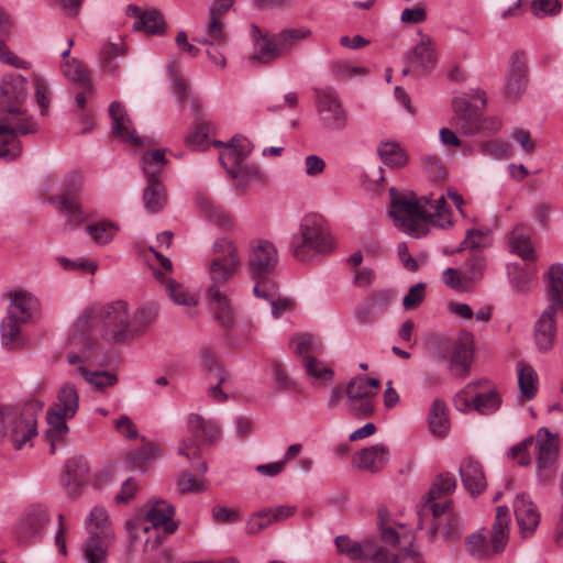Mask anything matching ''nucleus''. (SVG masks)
<instances>
[{"instance_id": "47", "label": "nucleus", "mask_w": 563, "mask_h": 563, "mask_svg": "<svg viewBox=\"0 0 563 563\" xmlns=\"http://www.w3.org/2000/svg\"><path fill=\"white\" fill-rule=\"evenodd\" d=\"M118 230L119 227L115 223L106 220L93 222L86 228L87 234L99 245L110 243L114 239Z\"/></svg>"}, {"instance_id": "59", "label": "nucleus", "mask_w": 563, "mask_h": 563, "mask_svg": "<svg viewBox=\"0 0 563 563\" xmlns=\"http://www.w3.org/2000/svg\"><path fill=\"white\" fill-rule=\"evenodd\" d=\"M59 265L66 271H79L82 273L95 274L98 265L96 262L86 258L78 257L76 260H68L64 256L57 258Z\"/></svg>"}, {"instance_id": "3", "label": "nucleus", "mask_w": 563, "mask_h": 563, "mask_svg": "<svg viewBox=\"0 0 563 563\" xmlns=\"http://www.w3.org/2000/svg\"><path fill=\"white\" fill-rule=\"evenodd\" d=\"M390 216L397 228L417 239L428 234L430 224L443 229L451 225L443 195L433 200L432 195L417 197L413 192L394 197Z\"/></svg>"}, {"instance_id": "50", "label": "nucleus", "mask_w": 563, "mask_h": 563, "mask_svg": "<svg viewBox=\"0 0 563 563\" xmlns=\"http://www.w3.org/2000/svg\"><path fill=\"white\" fill-rule=\"evenodd\" d=\"M310 30L305 27L287 29L276 34L283 56L295 48L300 41L310 36Z\"/></svg>"}, {"instance_id": "16", "label": "nucleus", "mask_w": 563, "mask_h": 563, "mask_svg": "<svg viewBox=\"0 0 563 563\" xmlns=\"http://www.w3.org/2000/svg\"><path fill=\"white\" fill-rule=\"evenodd\" d=\"M408 66L402 69V75L413 74L420 76L431 73L437 65V53L432 40L422 36L421 41L407 54Z\"/></svg>"}, {"instance_id": "62", "label": "nucleus", "mask_w": 563, "mask_h": 563, "mask_svg": "<svg viewBox=\"0 0 563 563\" xmlns=\"http://www.w3.org/2000/svg\"><path fill=\"white\" fill-rule=\"evenodd\" d=\"M464 278L466 280H475L479 278L485 268V258L479 251H475L465 264Z\"/></svg>"}, {"instance_id": "51", "label": "nucleus", "mask_w": 563, "mask_h": 563, "mask_svg": "<svg viewBox=\"0 0 563 563\" xmlns=\"http://www.w3.org/2000/svg\"><path fill=\"white\" fill-rule=\"evenodd\" d=\"M158 448L154 444L145 445L126 456V463L135 470H145L158 456Z\"/></svg>"}, {"instance_id": "42", "label": "nucleus", "mask_w": 563, "mask_h": 563, "mask_svg": "<svg viewBox=\"0 0 563 563\" xmlns=\"http://www.w3.org/2000/svg\"><path fill=\"white\" fill-rule=\"evenodd\" d=\"M428 422L431 432L437 437L448 434L450 423L446 413L445 404L440 399H434L428 415Z\"/></svg>"}, {"instance_id": "39", "label": "nucleus", "mask_w": 563, "mask_h": 563, "mask_svg": "<svg viewBox=\"0 0 563 563\" xmlns=\"http://www.w3.org/2000/svg\"><path fill=\"white\" fill-rule=\"evenodd\" d=\"M197 205L206 218L213 221L224 231H233L234 220L232 219V217L224 210L216 206L210 199L206 197H199L197 199Z\"/></svg>"}, {"instance_id": "33", "label": "nucleus", "mask_w": 563, "mask_h": 563, "mask_svg": "<svg viewBox=\"0 0 563 563\" xmlns=\"http://www.w3.org/2000/svg\"><path fill=\"white\" fill-rule=\"evenodd\" d=\"M9 297L10 303L5 316L27 323L36 308V299L30 292L22 290L11 292Z\"/></svg>"}, {"instance_id": "1", "label": "nucleus", "mask_w": 563, "mask_h": 563, "mask_svg": "<svg viewBox=\"0 0 563 563\" xmlns=\"http://www.w3.org/2000/svg\"><path fill=\"white\" fill-rule=\"evenodd\" d=\"M377 527L379 533L367 537L362 542L345 534L338 536V552L350 560H366L371 563H402L406 559L419 555L413 547V531L407 525L395 520L384 507L377 511Z\"/></svg>"}, {"instance_id": "13", "label": "nucleus", "mask_w": 563, "mask_h": 563, "mask_svg": "<svg viewBox=\"0 0 563 563\" xmlns=\"http://www.w3.org/2000/svg\"><path fill=\"white\" fill-rule=\"evenodd\" d=\"M188 429L194 435V439L181 441L177 452L179 455L190 461L200 459V448L197 439L205 444H211L216 442L221 434L220 427L216 421L206 419L198 413H190L188 416Z\"/></svg>"}, {"instance_id": "27", "label": "nucleus", "mask_w": 563, "mask_h": 563, "mask_svg": "<svg viewBox=\"0 0 563 563\" xmlns=\"http://www.w3.org/2000/svg\"><path fill=\"white\" fill-rule=\"evenodd\" d=\"M175 510L172 505L166 503L165 500H157L152 504L150 509L146 512L145 522H151L150 526L153 529H163L166 534H172L175 532L177 526L173 520Z\"/></svg>"}, {"instance_id": "31", "label": "nucleus", "mask_w": 563, "mask_h": 563, "mask_svg": "<svg viewBox=\"0 0 563 563\" xmlns=\"http://www.w3.org/2000/svg\"><path fill=\"white\" fill-rule=\"evenodd\" d=\"M79 409V395L75 387L69 382L64 383L56 396V400L52 404L48 410L57 412L63 417L74 418Z\"/></svg>"}, {"instance_id": "63", "label": "nucleus", "mask_w": 563, "mask_h": 563, "mask_svg": "<svg viewBox=\"0 0 563 563\" xmlns=\"http://www.w3.org/2000/svg\"><path fill=\"white\" fill-rule=\"evenodd\" d=\"M211 130L209 123L203 122L196 126L195 131L188 134L186 143L196 150H203L207 147V137Z\"/></svg>"}, {"instance_id": "26", "label": "nucleus", "mask_w": 563, "mask_h": 563, "mask_svg": "<svg viewBox=\"0 0 563 563\" xmlns=\"http://www.w3.org/2000/svg\"><path fill=\"white\" fill-rule=\"evenodd\" d=\"M109 113L112 119L113 134L122 141L131 143L133 146H140L142 140L132 129L131 120L121 103L112 102L109 107Z\"/></svg>"}, {"instance_id": "48", "label": "nucleus", "mask_w": 563, "mask_h": 563, "mask_svg": "<svg viewBox=\"0 0 563 563\" xmlns=\"http://www.w3.org/2000/svg\"><path fill=\"white\" fill-rule=\"evenodd\" d=\"M518 385L521 395L531 400L538 391V375L536 371L527 364L518 366Z\"/></svg>"}, {"instance_id": "49", "label": "nucleus", "mask_w": 563, "mask_h": 563, "mask_svg": "<svg viewBox=\"0 0 563 563\" xmlns=\"http://www.w3.org/2000/svg\"><path fill=\"white\" fill-rule=\"evenodd\" d=\"M157 310L151 306L140 307L133 314H131L132 329L134 341L141 338L151 324L156 320Z\"/></svg>"}, {"instance_id": "34", "label": "nucleus", "mask_w": 563, "mask_h": 563, "mask_svg": "<svg viewBox=\"0 0 563 563\" xmlns=\"http://www.w3.org/2000/svg\"><path fill=\"white\" fill-rule=\"evenodd\" d=\"M253 31L254 59L261 63H269L283 56L276 34L272 36L260 34L256 36L255 33H260V30L256 26H253Z\"/></svg>"}, {"instance_id": "36", "label": "nucleus", "mask_w": 563, "mask_h": 563, "mask_svg": "<svg viewBox=\"0 0 563 563\" xmlns=\"http://www.w3.org/2000/svg\"><path fill=\"white\" fill-rule=\"evenodd\" d=\"M128 529L132 541L141 539L142 536L148 534L144 543V551L155 550L162 543L158 530L151 528L145 520L141 518L130 520L128 522Z\"/></svg>"}, {"instance_id": "24", "label": "nucleus", "mask_w": 563, "mask_h": 563, "mask_svg": "<svg viewBox=\"0 0 563 563\" xmlns=\"http://www.w3.org/2000/svg\"><path fill=\"white\" fill-rule=\"evenodd\" d=\"M527 64L522 53H515L510 57L509 74L506 79L505 91L508 97L517 98L527 88Z\"/></svg>"}, {"instance_id": "56", "label": "nucleus", "mask_w": 563, "mask_h": 563, "mask_svg": "<svg viewBox=\"0 0 563 563\" xmlns=\"http://www.w3.org/2000/svg\"><path fill=\"white\" fill-rule=\"evenodd\" d=\"M531 13L537 19L545 16H556L562 11V3L560 0H532Z\"/></svg>"}, {"instance_id": "9", "label": "nucleus", "mask_w": 563, "mask_h": 563, "mask_svg": "<svg viewBox=\"0 0 563 563\" xmlns=\"http://www.w3.org/2000/svg\"><path fill=\"white\" fill-rule=\"evenodd\" d=\"M89 538L84 544V556L87 563H106L108 548L113 539V531L108 511L95 507L87 518Z\"/></svg>"}, {"instance_id": "55", "label": "nucleus", "mask_w": 563, "mask_h": 563, "mask_svg": "<svg viewBox=\"0 0 563 563\" xmlns=\"http://www.w3.org/2000/svg\"><path fill=\"white\" fill-rule=\"evenodd\" d=\"M479 151L483 155L490 156L496 159L508 158L512 153L511 146L501 140L482 142Z\"/></svg>"}, {"instance_id": "14", "label": "nucleus", "mask_w": 563, "mask_h": 563, "mask_svg": "<svg viewBox=\"0 0 563 563\" xmlns=\"http://www.w3.org/2000/svg\"><path fill=\"white\" fill-rule=\"evenodd\" d=\"M538 481L550 483L555 475V463L559 456L558 437L542 428L533 438Z\"/></svg>"}, {"instance_id": "40", "label": "nucleus", "mask_w": 563, "mask_h": 563, "mask_svg": "<svg viewBox=\"0 0 563 563\" xmlns=\"http://www.w3.org/2000/svg\"><path fill=\"white\" fill-rule=\"evenodd\" d=\"M154 275L158 280L165 282L164 274L162 272L155 271ZM166 291L168 297L176 305L188 308L195 307L197 305L196 295L173 279L166 280Z\"/></svg>"}, {"instance_id": "46", "label": "nucleus", "mask_w": 563, "mask_h": 563, "mask_svg": "<svg viewBox=\"0 0 563 563\" xmlns=\"http://www.w3.org/2000/svg\"><path fill=\"white\" fill-rule=\"evenodd\" d=\"M71 418L63 417L62 415L47 410L46 412V421H47V437L53 441H62L67 435L69 428L67 426V420ZM51 452H55V444L52 443Z\"/></svg>"}, {"instance_id": "23", "label": "nucleus", "mask_w": 563, "mask_h": 563, "mask_svg": "<svg viewBox=\"0 0 563 563\" xmlns=\"http://www.w3.org/2000/svg\"><path fill=\"white\" fill-rule=\"evenodd\" d=\"M459 472L465 489L472 496H477L485 490L487 482L482 464L478 461L471 456L465 457L460 465Z\"/></svg>"}, {"instance_id": "52", "label": "nucleus", "mask_w": 563, "mask_h": 563, "mask_svg": "<svg viewBox=\"0 0 563 563\" xmlns=\"http://www.w3.org/2000/svg\"><path fill=\"white\" fill-rule=\"evenodd\" d=\"M257 283L254 286L253 292L258 298H264L268 300L272 305V314L274 318L279 317V310L276 302L277 290L275 285L268 279V277L264 279H255Z\"/></svg>"}, {"instance_id": "6", "label": "nucleus", "mask_w": 563, "mask_h": 563, "mask_svg": "<svg viewBox=\"0 0 563 563\" xmlns=\"http://www.w3.org/2000/svg\"><path fill=\"white\" fill-rule=\"evenodd\" d=\"M331 247L332 241L323 218L316 213L303 216L291 241L292 255L306 262L311 258L310 252L328 253Z\"/></svg>"}, {"instance_id": "28", "label": "nucleus", "mask_w": 563, "mask_h": 563, "mask_svg": "<svg viewBox=\"0 0 563 563\" xmlns=\"http://www.w3.org/2000/svg\"><path fill=\"white\" fill-rule=\"evenodd\" d=\"M195 41L206 46H225L229 42V34L223 19L209 14L201 33L195 37Z\"/></svg>"}, {"instance_id": "10", "label": "nucleus", "mask_w": 563, "mask_h": 563, "mask_svg": "<svg viewBox=\"0 0 563 563\" xmlns=\"http://www.w3.org/2000/svg\"><path fill=\"white\" fill-rule=\"evenodd\" d=\"M455 407L462 412L475 410L481 415H492L501 405L496 387L487 379L468 384L454 398Z\"/></svg>"}, {"instance_id": "44", "label": "nucleus", "mask_w": 563, "mask_h": 563, "mask_svg": "<svg viewBox=\"0 0 563 563\" xmlns=\"http://www.w3.org/2000/svg\"><path fill=\"white\" fill-rule=\"evenodd\" d=\"M377 153L383 163L391 168H399L407 164V155L396 142H382L377 147Z\"/></svg>"}, {"instance_id": "43", "label": "nucleus", "mask_w": 563, "mask_h": 563, "mask_svg": "<svg viewBox=\"0 0 563 563\" xmlns=\"http://www.w3.org/2000/svg\"><path fill=\"white\" fill-rule=\"evenodd\" d=\"M143 203L147 212L161 211L167 203V195L162 183H147L143 191Z\"/></svg>"}, {"instance_id": "20", "label": "nucleus", "mask_w": 563, "mask_h": 563, "mask_svg": "<svg viewBox=\"0 0 563 563\" xmlns=\"http://www.w3.org/2000/svg\"><path fill=\"white\" fill-rule=\"evenodd\" d=\"M474 352V338L470 332H462L453 344L451 371L455 376L467 374Z\"/></svg>"}, {"instance_id": "2", "label": "nucleus", "mask_w": 563, "mask_h": 563, "mask_svg": "<svg viewBox=\"0 0 563 563\" xmlns=\"http://www.w3.org/2000/svg\"><path fill=\"white\" fill-rule=\"evenodd\" d=\"M27 81L20 74L5 75L0 82V158L13 159L22 152L20 135L34 133L36 123L25 109Z\"/></svg>"}, {"instance_id": "8", "label": "nucleus", "mask_w": 563, "mask_h": 563, "mask_svg": "<svg viewBox=\"0 0 563 563\" xmlns=\"http://www.w3.org/2000/svg\"><path fill=\"white\" fill-rule=\"evenodd\" d=\"M509 525V509L505 506L497 507L490 541L488 542L479 531L470 534L465 539L467 553L475 559L485 560L495 553L501 552L508 542Z\"/></svg>"}, {"instance_id": "61", "label": "nucleus", "mask_w": 563, "mask_h": 563, "mask_svg": "<svg viewBox=\"0 0 563 563\" xmlns=\"http://www.w3.org/2000/svg\"><path fill=\"white\" fill-rule=\"evenodd\" d=\"M509 277L515 291L526 294L533 285V274L530 268L519 272H509Z\"/></svg>"}, {"instance_id": "58", "label": "nucleus", "mask_w": 563, "mask_h": 563, "mask_svg": "<svg viewBox=\"0 0 563 563\" xmlns=\"http://www.w3.org/2000/svg\"><path fill=\"white\" fill-rule=\"evenodd\" d=\"M62 71L69 80L82 86H89V76L79 60L71 59L66 62L62 66Z\"/></svg>"}, {"instance_id": "30", "label": "nucleus", "mask_w": 563, "mask_h": 563, "mask_svg": "<svg viewBox=\"0 0 563 563\" xmlns=\"http://www.w3.org/2000/svg\"><path fill=\"white\" fill-rule=\"evenodd\" d=\"M48 522V514L45 507L41 505L29 506L20 518L19 533L29 538L41 532Z\"/></svg>"}, {"instance_id": "18", "label": "nucleus", "mask_w": 563, "mask_h": 563, "mask_svg": "<svg viewBox=\"0 0 563 563\" xmlns=\"http://www.w3.org/2000/svg\"><path fill=\"white\" fill-rule=\"evenodd\" d=\"M563 318V311L545 307L534 324V342L539 352L550 351L555 341V324Z\"/></svg>"}, {"instance_id": "54", "label": "nucleus", "mask_w": 563, "mask_h": 563, "mask_svg": "<svg viewBox=\"0 0 563 563\" xmlns=\"http://www.w3.org/2000/svg\"><path fill=\"white\" fill-rule=\"evenodd\" d=\"M331 69L334 76L342 80H349L357 76H365L367 74L366 68L353 64L349 60H336L332 63Z\"/></svg>"}, {"instance_id": "57", "label": "nucleus", "mask_w": 563, "mask_h": 563, "mask_svg": "<svg viewBox=\"0 0 563 563\" xmlns=\"http://www.w3.org/2000/svg\"><path fill=\"white\" fill-rule=\"evenodd\" d=\"M177 489L180 494H199L207 489L205 478H196L191 473H184L177 481Z\"/></svg>"}, {"instance_id": "4", "label": "nucleus", "mask_w": 563, "mask_h": 563, "mask_svg": "<svg viewBox=\"0 0 563 563\" xmlns=\"http://www.w3.org/2000/svg\"><path fill=\"white\" fill-rule=\"evenodd\" d=\"M212 251L218 256L209 264L208 302L219 324L224 329H231L235 323V313L222 287L241 266L239 247L233 240L223 236L213 242Z\"/></svg>"}, {"instance_id": "38", "label": "nucleus", "mask_w": 563, "mask_h": 563, "mask_svg": "<svg viewBox=\"0 0 563 563\" xmlns=\"http://www.w3.org/2000/svg\"><path fill=\"white\" fill-rule=\"evenodd\" d=\"M166 164L165 151L155 150L145 153L141 161V167L146 177V184L152 181L162 183L159 176Z\"/></svg>"}, {"instance_id": "7", "label": "nucleus", "mask_w": 563, "mask_h": 563, "mask_svg": "<svg viewBox=\"0 0 563 563\" xmlns=\"http://www.w3.org/2000/svg\"><path fill=\"white\" fill-rule=\"evenodd\" d=\"M35 435H37V417L32 408L0 410V440L9 441L13 449L19 451L27 444L32 446L31 441Z\"/></svg>"}, {"instance_id": "5", "label": "nucleus", "mask_w": 563, "mask_h": 563, "mask_svg": "<svg viewBox=\"0 0 563 563\" xmlns=\"http://www.w3.org/2000/svg\"><path fill=\"white\" fill-rule=\"evenodd\" d=\"M82 327L95 328L109 343L124 344L134 341L131 312L126 301L117 300L92 307L79 319Z\"/></svg>"}, {"instance_id": "25", "label": "nucleus", "mask_w": 563, "mask_h": 563, "mask_svg": "<svg viewBox=\"0 0 563 563\" xmlns=\"http://www.w3.org/2000/svg\"><path fill=\"white\" fill-rule=\"evenodd\" d=\"M78 191L79 185L67 184L62 194L51 198V203L75 224L84 220L81 207L75 201Z\"/></svg>"}, {"instance_id": "41", "label": "nucleus", "mask_w": 563, "mask_h": 563, "mask_svg": "<svg viewBox=\"0 0 563 563\" xmlns=\"http://www.w3.org/2000/svg\"><path fill=\"white\" fill-rule=\"evenodd\" d=\"M509 245L511 251L525 261H533L536 258L530 236L523 227H516L510 232Z\"/></svg>"}, {"instance_id": "53", "label": "nucleus", "mask_w": 563, "mask_h": 563, "mask_svg": "<svg viewBox=\"0 0 563 563\" xmlns=\"http://www.w3.org/2000/svg\"><path fill=\"white\" fill-rule=\"evenodd\" d=\"M456 478L453 474L444 473L438 476L428 494L432 498H446L456 488Z\"/></svg>"}, {"instance_id": "22", "label": "nucleus", "mask_w": 563, "mask_h": 563, "mask_svg": "<svg viewBox=\"0 0 563 563\" xmlns=\"http://www.w3.org/2000/svg\"><path fill=\"white\" fill-rule=\"evenodd\" d=\"M389 449L382 444H375L361 450L353 459L354 465L365 472L377 473L389 461Z\"/></svg>"}, {"instance_id": "29", "label": "nucleus", "mask_w": 563, "mask_h": 563, "mask_svg": "<svg viewBox=\"0 0 563 563\" xmlns=\"http://www.w3.org/2000/svg\"><path fill=\"white\" fill-rule=\"evenodd\" d=\"M126 12L135 19L133 23L135 31L146 34H161L165 31V22L156 10L142 11L139 7L130 4Z\"/></svg>"}, {"instance_id": "37", "label": "nucleus", "mask_w": 563, "mask_h": 563, "mask_svg": "<svg viewBox=\"0 0 563 563\" xmlns=\"http://www.w3.org/2000/svg\"><path fill=\"white\" fill-rule=\"evenodd\" d=\"M247 155L249 150L233 140L232 143L223 145V150L219 155V161L223 168L232 175L233 173H236V168L245 162Z\"/></svg>"}, {"instance_id": "32", "label": "nucleus", "mask_w": 563, "mask_h": 563, "mask_svg": "<svg viewBox=\"0 0 563 563\" xmlns=\"http://www.w3.org/2000/svg\"><path fill=\"white\" fill-rule=\"evenodd\" d=\"M547 306L563 311V265L553 264L547 275Z\"/></svg>"}, {"instance_id": "21", "label": "nucleus", "mask_w": 563, "mask_h": 563, "mask_svg": "<svg viewBox=\"0 0 563 563\" xmlns=\"http://www.w3.org/2000/svg\"><path fill=\"white\" fill-rule=\"evenodd\" d=\"M87 356H80L75 353L67 354V361L71 365H78L76 373L81 375L87 384L92 386L96 390L102 391L108 387L117 384L118 377L115 374L107 371H89L84 363Z\"/></svg>"}, {"instance_id": "17", "label": "nucleus", "mask_w": 563, "mask_h": 563, "mask_svg": "<svg viewBox=\"0 0 563 563\" xmlns=\"http://www.w3.org/2000/svg\"><path fill=\"white\" fill-rule=\"evenodd\" d=\"M514 511L520 536L525 539L533 536L541 516L530 496L523 493L518 494L514 500Z\"/></svg>"}, {"instance_id": "11", "label": "nucleus", "mask_w": 563, "mask_h": 563, "mask_svg": "<svg viewBox=\"0 0 563 563\" xmlns=\"http://www.w3.org/2000/svg\"><path fill=\"white\" fill-rule=\"evenodd\" d=\"M314 103L321 126L330 132H341L349 123V115L338 92L330 87L314 89Z\"/></svg>"}, {"instance_id": "60", "label": "nucleus", "mask_w": 563, "mask_h": 563, "mask_svg": "<svg viewBox=\"0 0 563 563\" xmlns=\"http://www.w3.org/2000/svg\"><path fill=\"white\" fill-rule=\"evenodd\" d=\"M303 365L307 374L316 379L328 382L333 377V371L314 357H307Z\"/></svg>"}, {"instance_id": "35", "label": "nucleus", "mask_w": 563, "mask_h": 563, "mask_svg": "<svg viewBox=\"0 0 563 563\" xmlns=\"http://www.w3.org/2000/svg\"><path fill=\"white\" fill-rule=\"evenodd\" d=\"M25 322L5 316L0 323L1 345L5 350H18L24 345L22 325Z\"/></svg>"}, {"instance_id": "15", "label": "nucleus", "mask_w": 563, "mask_h": 563, "mask_svg": "<svg viewBox=\"0 0 563 563\" xmlns=\"http://www.w3.org/2000/svg\"><path fill=\"white\" fill-rule=\"evenodd\" d=\"M379 388V382L376 378L366 376H356L347 384L345 393L347 402L354 412L368 417L374 412V397Z\"/></svg>"}, {"instance_id": "12", "label": "nucleus", "mask_w": 563, "mask_h": 563, "mask_svg": "<svg viewBox=\"0 0 563 563\" xmlns=\"http://www.w3.org/2000/svg\"><path fill=\"white\" fill-rule=\"evenodd\" d=\"M278 250L276 245L263 238L250 240L246 249V266L251 279L268 277L278 264Z\"/></svg>"}, {"instance_id": "19", "label": "nucleus", "mask_w": 563, "mask_h": 563, "mask_svg": "<svg viewBox=\"0 0 563 563\" xmlns=\"http://www.w3.org/2000/svg\"><path fill=\"white\" fill-rule=\"evenodd\" d=\"M452 106V124L464 135H474L482 129L481 113L468 100L457 97L453 99Z\"/></svg>"}, {"instance_id": "64", "label": "nucleus", "mask_w": 563, "mask_h": 563, "mask_svg": "<svg viewBox=\"0 0 563 563\" xmlns=\"http://www.w3.org/2000/svg\"><path fill=\"white\" fill-rule=\"evenodd\" d=\"M451 507V500L448 498H432L428 494L427 500L422 506L421 511L423 514L431 512L434 518L440 517L446 512Z\"/></svg>"}, {"instance_id": "45", "label": "nucleus", "mask_w": 563, "mask_h": 563, "mask_svg": "<svg viewBox=\"0 0 563 563\" xmlns=\"http://www.w3.org/2000/svg\"><path fill=\"white\" fill-rule=\"evenodd\" d=\"M290 345L297 355L303 357V362L307 361V357H312V353H320L322 350V342L308 333L294 335L290 340Z\"/></svg>"}]
</instances>
